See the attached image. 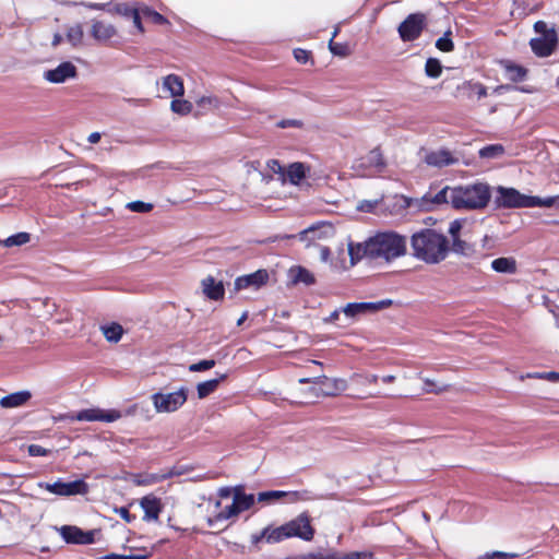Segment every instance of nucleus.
<instances>
[{
	"label": "nucleus",
	"mask_w": 559,
	"mask_h": 559,
	"mask_svg": "<svg viewBox=\"0 0 559 559\" xmlns=\"http://www.w3.org/2000/svg\"><path fill=\"white\" fill-rule=\"evenodd\" d=\"M407 252V238L396 231H379L364 242H349L348 254L350 264L355 265L362 259L376 263H392Z\"/></svg>",
	"instance_id": "1"
},
{
	"label": "nucleus",
	"mask_w": 559,
	"mask_h": 559,
	"mask_svg": "<svg viewBox=\"0 0 559 559\" xmlns=\"http://www.w3.org/2000/svg\"><path fill=\"white\" fill-rule=\"evenodd\" d=\"M412 255L427 264H438L450 252L449 239L432 228H423L411 237Z\"/></svg>",
	"instance_id": "2"
},
{
	"label": "nucleus",
	"mask_w": 559,
	"mask_h": 559,
	"mask_svg": "<svg viewBox=\"0 0 559 559\" xmlns=\"http://www.w3.org/2000/svg\"><path fill=\"white\" fill-rule=\"evenodd\" d=\"M490 187L485 182L453 187L452 206L456 210L484 209L490 201Z\"/></svg>",
	"instance_id": "3"
},
{
	"label": "nucleus",
	"mask_w": 559,
	"mask_h": 559,
	"mask_svg": "<svg viewBox=\"0 0 559 559\" xmlns=\"http://www.w3.org/2000/svg\"><path fill=\"white\" fill-rule=\"evenodd\" d=\"M299 383H313L310 388L314 396H335L347 389V382L344 379H331L325 376L316 378H301Z\"/></svg>",
	"instance_id": "4"
},
{
	"label": "nucleus",
	"mask_w": 559,
	"mask_h": 559,
	"mask_svg": "<svg viewBox=\"0 0 559 559\" xmlns=\"http://www.w3.org/2000/svg\"><path fill=\"white\" fill-rule=\"evenodd\" d=\"M188 399V389L181 386L175 392H156L152 395V402L157 413H173L179 409Z\"/></svg>",
	"instance_id": "5"
},
{
	"label": "nucleus",
	"mask_w": 559,
	"mask_h": 559,
	"mask_svg": "<svg viewBox=\"0 0 559 559\" xmlns=\"http://www.w3.org/2000/svg\"><path fill=\"white\" fill-rule=\"evenodd\" d=\"M386 163L380 148L369 151L365 156L353 163V170L361 177H369L384 170Z\"/></svg>",
	"instance_id": "6"
},
{
	"label": "nucleus",
	"mask_w": 559,
	"mask_h": 559,
	"mask_svg": "<svg viewBox=\"0 0 559 559\" xmlns=\"http://www.w3.org/2000/svg\"><path fill=\"white\" fill-rule=\"evenodd\" d=\"M39 487L61 497L86 495L88 492V485L83 479H76L69 483L58 479L55 483H39Z\"/></svg>",
	"instance_id": "7"
},
{
	"label": "nucleus",
	"mask_w": 559,
	"mask_h": 559,
	"mask_svg": "<svg viewBox=\"0 0 559 559\" xmlns=\"http://www.w3.org/2000/svg\"><path fill=\"white\" fill-rule=\"evenodd\" d=\"M528 197L520 193L514 188H506L499 186L497 188V195L495 198V204L497 207L502 209H519L528 206Z\"/></svg>",
	"instance_id": "8"
},
{
	"label": "nucleus",
	"mask_w": 559,
	"mask_h": 559,
	"mask_svg": "<svg viewBox=\"0 0 559 559\" xmlns=\"http://www.w3.org/2000/svg\"><path fill=\"white\" fill-rule=\"evenodd\" d=\"M425 26L426 15L412 13L400 24L397 31L403 41H413L420 36Z\"/></svg>",
	"instance_id": "9"
},
{
	"label": "nucleus",
	"mask_w": 559,
	"mask_h": 559,
	"mask_svg": "<svg viewBox=\"0 0 559 559\" xmlns=\"http://www.w3.org/2000/svg\"><path fill=\"white\" fill-rule=\"evenodd\" d=\"M392 305V299H382L379 301L349 302L342 308V311L346 319L354 320L361 314L368 312H377L379 310L389 308Z\"/></svg>",
	"instance_id": "10"
},
{
	"label": "nucleus",
	"mask_w": 559,
	"mask_h": 559,
	"mask_svg": "<svg viewBox=\"0 0 559 559\" xmlns=\"http://www.w3.org/2000/svg\"><path fill=\"white\" fill-rule=\"evenodd\" d=\"M121 417V413L116 409L104 411L100 408L82 409L75 414L69 415L68 418L78 421H105L114 423Z\"/></svg>",
	"instance_id": "11"
},
{
	"label": "nucleus",
	"mask_w": 559,
	"mask_h": 559,
	"mask_svg": "<svg viewBox=\"0 0 559 559\" xmlns=\"http://www.w3.org/2000/svg\"><path fill=\"white\" fill-rule=\"evenodd\" d=\"M289 538L298 537L309 542L314 536V528L310 524L309 516L306 513L299 514L297 518L285 523Z\"/></svg>",
	"instance_id": "12"
},
{
	"label": "nucleus",
	"mask_w": 559,
	"mask_h": 559,
	"mask_svg": "<svg viewBox=\"0 0 559 559\" xmlns=\"http://www.w3.org/2000/svg\"><path fill=\"white\" fill-rule=\"evenodd\" d=\"M557 43H558L557 32H556V29H551L550 34H547L544 36H538L536 38H532L530 40V46H531L532 51L537 57L544 58V57L550 56L555 51V49L557 47Z\"/></svg>",
	"instance_id": "13"
},
{
	"label": "nucleus",
	"mask_w": 559,
	"mask_h": 559,
	"mask_svg": "<svg viewBox=\"0 0 559 559\" xmlns=\"http://www.w3.org/2000/svg\"><path fill=\"white\" fill-rule=\"evenodd\" d=\"M269 281V273L266 270H258L253 273L239 276L234 282V292H240L247 288L259 289Z\"/></svg>",
	"instance_id": "14"
},
{
	"label": "nucleus",
	"mask_w": 559,
	"mask_h": 559,
	"mask_svg": "<svg viewBox=\"0 0 559 559\" xmlns=\"http://www.w3.org/2000/svg\"><path fill=\"white\" fill-rule=\"evenodd\" d=\"M78 75L76 67L70 61H63L55 69L44 72V79L53 84L64 83L69 79H74Z\"/></svg>",
	"instance_id": "15"
},
{
	"label": "nucleus",
	"mask_w": 559,
	"mask_h": 559,
	"mask_svg": "<svg viewBox=\"0 0 559 559\" xmlns=\"http://www.w3.org/2000/svg\"><path fill=\"white\" fill-rule=\"evenodd\" d=\"M425 163L428 166L436 168H443L447 166L455 165L459 163V157L454 156L451 151L440 148L438 151H430L425 155Z\"/></svg>",
	"instance_id": "16"
},
{
	"label": "nucleus",
	"mask_w": 559,
	"mask_h": 559,
	"mask_svg": "<svg viewBox=\"0 0 559 559\" xmlns=\"http://www.w3.org/2000/svg\"><path fill=\"white\" fill-rule=\"evenodd\" d=\"M140 507L144 511V521L151 522L158 520L159 513L162 512V502L159 498L153 495L144 496L140 500Z\"/></svg>",
	"instance_id": "17"
},
{
	"label": "nucleus",
	"mask_w": 559,
	"mask_h": 559,
	"mask_svg": "<svg viewBox=\"0 0 559 559\" xmlns=\"http://www.w3.org/2000/svg\"><path fill=\"white\" fill-rule=\"evenodd\" d=\"M116 34L117 31L112 24L104 23L98 20L92 21L91 35L95 40L105 43L116 36Z\"/></svg>",
	"instance_id": "18"
},
{
	"label": "nucleus",
	"mask_w": 559,
	"mask_h": 559,
	"mask_svg": "<svg viewBox=\"0 0 559 559\" xmlns=\"http://www.w3.org/2000/svg\"><path fill=\"white\" fill-rule=\"evenodd\" d=\"M203 294L211 300H221L224 297L225 288L222 281H216L209 275L202 280Z\"/></svg>",
	"instance_id": "19"
},
{
	"label": "nucleus",
	"mask_w": 559,
	"mask_h": 559,
	"mask_svg": "<svg viewBox=\"0 0 559 559\" xmlns=\"http://www.w3.org/2000/svg\"><path fill=\"white\" fill-rule=\"evenodd\" d=\"M288 280L293 285L305 284L306 286L313 285L316 283L314 275L304 266L296 265L288 270Z\"/></svg>",
	"instance_id": "20"
},
{
	"label": "nucleus",
	"mask_w": 559,
	"mask_h": 559,
	"mask_svg": "<svg viewBox=\"0 0 559 559\" xmlns=\"http://www.w3.org/2000/svg\"><path fill=\"white\" fill-rule=\"evenodd\" d=\"M500 64L504 71L507 79L513 83L522 82L527 76V69L516 63H513L510 60H502Z\"/></svg>",
	"instance_id": "21"
},
{
	"label": "nucleus",
	"mask_w": 559,
	"mask_h": 559,
	"mask_svg": "<svg viewBox=\"0 0 559 559\" xmlns=\"http://www.w3.org/2000/svg\"><path fill=\"white\" fill-rule=\"evenodd\" d=\"M32 394L27 390L17 391L11 394L3 396L0 400V405L3 408H14L24 405L29 399Z\"/></svg>",
	"instance_id": "22"
},
{
	"label": "nucleus",
	"mask_w": 559,
	"mask_h": 559,
	"mask_svg": "<svg viewBox=\"0 0 559 559\" xmlns=\"http://www.w3.org/2000/svg\"><path fill=\"white\" fill-rule=\"evenodd\" d=\"M163 88L169 93L171 97H181L185 94L183 82L180 76L169 74L163 80Z\"/></svg>",
	"instance_id": "23"
},
{
	"label": "nucleus",
	"mask_w": 559,
	"mask_h": 559,
	"mask_svg": "<svg viewBox=\"0 0 559 559\" xmlns=\"http://www.w3.org/2000/svg\"><path fill=\"white\" fill-rule=\"evenodd\" d=\"M180 473L175 471V469H171L167 473H164V474H146L144 476L142 475H136L133 479V483L138 486H147V485H152V484H156V483H159V481H163L167 478H171L174 476H177L179 475Z\"/></svg>",
	"instance_id": "24"
},
{
	"label": "nucleus",
	"mask_w": 559,
	"mask_h": 559,
	"mask_svg": "<svg viewBox=\"0 0 559 559\" xmlns=\"http://www.w3.org/2000/svg\"><path fill=\"white\" fill-rule=\"evenodd\" d=\"M226 378H227V374L222 373L215 379L200 382L197 385L198 397L202 400V399H205L206 396H209L210 394H212L213 392H215L216 389L218 388L219 383L222 381H224Z\"/></svg>",
	"instance_id": "25"
},
{
	"label": "nucleus",
	"mask_w": 559,
	"mask_h": 559,
	"mask_svg": "<svg viewBox=\"0 0 559 559\" xmlns=\"http://www.w3.org/2000/svg\"><path fill=\"white\" fill-rule=\"evenodd\" d=\"M239 513L240 512L237 506L235 504V501L233 500V503L230 506L226 507L225 510L218 512L216 515L209 516L206 522L210 527H215L218 522H223L234 516H237Z\"/></svg>",
	"instance_id": "26"
},
{
	"label": "nucleus",
	"mask_w": 559,
	"mask_h": 559,
	"mask_svg": "<svg viewBox=\"0 0 559 559\" xmlns=\"http://www.w3.org/2000/svg\"><path fill=\"white\" fill-rule=\"evenodd\" d=\"M491 269L497 273L513 274L516 272V262L513 258H497L491 262Z\"/></svg>",
	"instance_id": "27"
},
{
	"label": "nucleus",
	"mask_w": 559,
	"mask_h": 559,
	"mask_svg": "<svg viewBox=\"0 0 559 559\" xmlns=\"http://www.w3.org/2000/svg\"><path fill=\"white\" fill-rule=\"evenodd\" d=\"M59 533L67 544L80 545L83 530L73 525H63L59 528Z\"/></svg>",
	"instance_id": "28"
},
{
	"label": "nucleus",
	"mask_w": 559,
	"mask_h": 559,
	"mask_svg": "<svg viewBox=\"0 0 559 559\" xmlns=\"http://www.w3.org/2000/svg\"><path fill=\"white\" fill-rule=\"evenodd\" d=\"M452 191L453 187H444L440 191H438L436 194L431 195L430 193H427L424 195L423 200L425 202H430L432 204H448L450 203L452 205Z\"/></svg>",
	"instance_id": "29"
},
{
	"label": "nucleus",
	"mask_w": 559,
	"mask_h": 559,
	"mask_svg": "<svg viewBox=\"0 0 559 559\" xmlns=\"http://www.w3.org/2000/svg\"><path fill=\"white\" fill-rule=\"evenodd\" d=\"M307 167L305 164L296 162L288 166L286 176L290 183L299 185L300 181L306 177Z\"/></svg>",
	"instance_id": "30"
},
{
	"label": "nucleus",
	"mask_w": 559,
	"mask_h": 559,
	"mask_svg": "<svg viewBox=\"0 0 559 559\" xmlns=\"http://www.w3.org/2000/svg\"><path fill=\"white\" fill-rule=\"evenodd\" d=\"M235 504L237 506L239 512L246 511L250 509L254 503V496L249 493L242 492L239 488H236L234 491V498Z\"/></svg>",
	"instance_id": "31"
},
{
	"label": "nucleus",
	"mask_w": 559,
	"mask_h": 559,
	"mask_svg": "<svg viewBox=\"0 0 559 559\" xmlns=\"http://www.w3.org/2000/svg\"><path fill=\"white\" fill-rule=\"evenodd\" d=\"M105 338L110 343H118L123 334V329L119 323L100 326Z\"/></svg>",
	"instance_id": "32"
},
{
	"label": "nucleus",
	"mask_w": 559,
	"mask_h": 559,
	"mask_svg": "<svg viewBox=\"0 0 559 559\" xmlns=\"http://www.w3.org/2000/svg\"><path fill=\"white\" fill-rule=\"evenodd\" d=\"M29 240H31V235L26 231H21V233L11 235L5 239L0 240V246L7 247V248L19 247V246H23V245L29 242Z\"/></svg>",
	"instance_id": "33"
},
{
	"label": "nucleus",
	"mask_w": 559,
	"mask_h": 559,
	"mask_svg": "<svg viewBox=\"0 0 559 559\" xmlns=\"http://www.w3.org/2000/svg\"><path fill=\"white\" fill-rule=\"evenodd\" d=\"M528 206L527 207H552V206H559V195L555 197H547V198H539V197H528Z\"/></svg>",
	"instance_id": "34"
},
{
	"label": "nucleus",
	"mask_w": 559,
	"mask_h": 559,
	"mask_svg": "<svg viewBox=\"0 0 559 559\" xmlns=\"http://www.w3.org/2000/svg\"><path fill=\"white\" fill-rule=\"evenodd\" d=\"M297 495H298V492H287V491H283V490L261 491L258 493L257 500L259 502L270 503V502L278 500L283 497H286V496H297Z\"/></svg>",
	"instance_id": "35"
},
{
	"label": "nucleus",
	"mask_w": 559,
	"mask_h": 559,
	"mask_svg": "<svg viewBox=\"0 0 559 559\" xmlns=\"http://www.w3.org/2000/svg\"><path fill=\"white\" fill-rule=\"evenodd\" d=\"M504 154V147L501 144H490L481 147L478 152L479 157L486 159L499 158Z\"/></svg>",
	"instance_id": "36"
},
{
	"label": "nucleus",
	"mask_w": 559,
	"mask_h": 559,
	"mask_svg": "<svg viewBox=\"0 0 559 559\" xmlns=\"http://www.w3.org/2000/svg\"><path fill=\"white\" fill-rule=\"evenodd\" d=\"M266 528H267V543H270V544L280 543L286 538H289L285 524L278 526L276 528H271V527H266Z\"/></svg>",
	"instance_id": "37"
},
{
	"label": "nucleus",
	"mask_w": 559,
	"mask_h": 559,
	"mask_svg": "<svg viewBox=\"0 0 559 559\" xmlns=\"http://www.w3.org/2000/svg\"><path fill=\"white\" fill-rule=\"evenodd\" d=\"M83 27L81 24H75L68 28L67 40L74 47L79 46L83 39Z\"/></svg>",
	"instance_id": "38"
},
{
	"label": "nucleus",
	"mask_w": 559,
	"mask_h": 559,
	"mask_svg": "<svg viewBox=\"0 0 559 559\" xmlns=\"http://www.w3.org/2000/svg\"><path fill=\"white\" fill-rule=\"evenodd\" d=\"M425 73L432 79L439 78L442 73L441 62L436 58H428L425 64Z\"/></svg>",
	"instance_id": "39"
},
{
	"label": "nucleus",
	"mask_w": 559,
	"mask_h": 559,
	"mask_svg": "<svg viewBox=\"0 0 559 559\" xmlns=\"http://www.w3.org/2000/svg\"><path fill=\"white\" fill-rule=\"evenodd\" d=\"M170 108L175 114L185 116L191 112L192 104L186 99H173Z\"/></svg>",
	"instance_id": "40"
},
{
	"label": "nucleus",
	"mask_w": 559,
	"mask_h": 559,
	"mask_svg": "<svg viewBox=\"0 0 559 559\" xmlns=\"http://www.w3.org/2000/svg\"><path fill=\"white\" fill-rule=\"evenodd\" d=\"M452 32L447 31L440 38L436 41V47L443 52H451L454 49V44L451 39Z\"/></svg>",
	"instance_id": "41"
},
{
	"label": "nucleus",
	"mask_w": 559,
	"mask_h": 559,
	"mask_svg": "<svg viewBox=\"0 0 559 559\" xmlns=\"http://www.w3.org/2000/svg\"><path fill=\"white\" fill-rule=\"evenodd\" d=\"M142 14L152 20L153 23L162 25L168 23L167 19L155 10L145 7L142 10Z\"/></svg>",
	"instance_id": "42"
},
{
	"label": "nucleus",
	"mask_w": 559,
	"mask_h": 559,
	"mask_svg": "<svg viewBox=\"0 0 559 559\" xmlns=\"http://www.w3.org/2000/svg\"><path fill=\"white\" fill-rule=\"evenodd\" d=\"M450 250L457 254H466L471 250V246L460 237H456L452 239Z\"/></svg>",
	"instance_id": "43"
},
{
	"label": "nucleus",
	"mask_w": 559,
	"mask_h": 559,
	"mask_svg": "<svg viewBox=\"0 0 559 559\" xmlns=\"http://www.w3.org/2000/svg\"><path fill=\"white\" fill-rule=\"evenodd\" d=\"M331 559H373V555L369 551H353L344 556L331 555Z\"/></svg>",
	"instance_id": "44"
},
{
	"label": "nucleus",
	"mask_w": 559,
	"mask_h": 559,
	"mask_svg": "<svg viewBox=\"0 0 559 559\" xmlns=\"http://www.w3.org/2000/svg\"><path fill=\"white\" fill-rule=\"evenodd\" d=\"M329 49L334 56L346 57L348 55V46L342 43H335L333 38L329 41Z\"/></svg>",
	"instance_id": "45"
},
{
	"label": "nucleus",
	"mask_w": 559,
	"mask_h": 559,
	"mask_svg": "<svg viewBox=\"0 0 559 559\" xmlns=\"http://www.w3.org/2000/svg\"><path fill=\"white\" fill-rule=\"evenodd\" d=\"M127 207L132 212L147 213L153 209V204L138 200V201H132V202L128 203Z\"/></svg>",
	"instance_id": "46"
},
{
	"label": "nucleus",
	"mask_w": 559,
	"mask_h": 559,
	"mask_svg": "<svg viewBox=\"0 0 559 559\" xmlns=\"http://www.w3.org/2000/svg\"><path fill=\"white\" fill-rule=\"evenodd\" d=\"M214 366H215V360L214 359H204V360H201L199 362L190 365L189 366V370L191 372H200V371L210 370Z\"/></svg>",
	"instance_id": "47"
},
{
	"label": "nucleus",
	"mask_w": 559,
	"mask_h": 559,
	"mask_svg": "<svg viewBox=\"0 0 559 559\" xmlns=\"http://www.w3.org/2000/svg\"><path fill=\"white\" fill-rule=\"evenodd\" d=\"M197 104L203 109H209L212 107H217L219 102L215 96H202L197 100Z\"/></svg>",
	"instance_id": "48"
},
{
	"label": "nucleus",
	"mask_w": 559,
	"mask_h": 559,
	"mask_svg": "<svg viewBox=\"0 0 559 559\" xmlns=\"http://www.w3.org/2000/svg\"><path fill=\"white\" fill-rule=\"evenodd\" d=\"M276 127L280 129H286V128H302L304 122L299 119H282L276 122Z\"/></svg>",
	"instance_id": "49"
},
{
	"label": "nucleus",
	"mask_w": 559,
	"mask_h": 559,
	"mask_svg": "<svg viewBox=\"0 0 559 559\" xmlns=\"http://www.w3.org/2000/svg\"><path fill=\"white\" fill-rule=\"evenodd\" d=\"M286 559H331V555H324L323 552H308L287 557Z\"/></svg>",
	"instance_id": "50"
},
{
	"label": "nucleus",
	"mask_w": 559,
	"mask_h": 559,
	"mask_svg": "<svg viewBox=\"0 0 559 559\" xmlns=\"http://www.w3.org/2000/svg\"><path fill=\"white\" fill-rule=\"evenodd\" d=\"M515 557L514 554L504 551H491L484 554L480 559H509Z\"/></svg>",
	"instance_id": "51"
},
{
	"label": "nucleus",
	"mask_w": 559,
	"mask_h": 559,
	"mask_svg": "<svg viewBox=\"0 0 559 559\" xmlns=\"http://www.w3.org/2000/svg\"><path fill=\"white\" fill-rule=\"evenodd\" d=\"M146 554H135V555H118V554H109L104 557V559H146Z\"/></svg>",
	"instance_id": "52"
},
{
	"label": "nucleus",
	"mask_w": 559,
	"mask_h": 559,
	"mask_svg": "<svg viewBox=\"0 0 559 559\" xmlns=\"http://www.w3.org/2000/svg\"><path fill=\"white\" fill-rule=\"evenodd\" d=\"M116 12L120 15H123L126 17H129L132 16L136 11H139L138 9H134V8H131L129 7L128 4H117L116 5Z\"/></svg>",
	"instance_id": "53"
},
{
	"label": "nucleus",
	"mask_w": 559,
	"mask_h": 559,
	"mask_svg": "<svg viewBox=\"0 0 559 559\" xmlns=\"http://www.w3.org/2000/svg\"><path fill=\"white\" fill-rule=\"evenodd\" d=\"M551 29H556L554 26L548 27V24L544 21H537L534 24V31L539 34V36H544L550 34Z\"/></svg>",
	"instance_id": "54"
},
{
	"label": "nucleus",
	"mask_w": 559,
	"mask_h": 559,
	"mask_svg": "<svg viewBox=\"0 0 559 559\" xmlns=\"http://www.w3.org/2000/svg\"><path fill=\"white\" fill-rule=\"evenodd\" d=\"M28 454L31 456H46L48 454V450L39 444H31L28 447Z\"/></svg>",
	"instance_id": "55"
},
{
	"label": "nucleus",
	"mask_w": 559,
	"mask_h": 559,
	"mask_svg": "<svg viewBox=\"0 0 559 559\" xmlns=\"http://www.w3.org/2000/svg\"><path fill=\"white\" fill-rule=\"evenodd\" d=\"M294 57L298 62L306 63L310 58V52L301 48H296L294 50Z\"/></svg>",
	"instance_id": "56"
},
{
	"label": "nucleus",
	"mask_w": 559,
	"mask_h": 559,
	"mask_svg": "<svg viewBox=\"0 0 559 559\" xmlns=\"http://www.w3.org/2000/svg\"><path fill=\"white\" fill-rule=\"evenodd\" d=\"M462 229V222L459 219H455L450 223L449 226V234L451 235V238L460 237V231Z\"/></svg>",
	"instance_id": "57"
},
{
	"label": "nucleus",
	"mask_w": 559,
	"mask_h": 559,
	"mask_svg": "<svg viewBox=\"0 0 559 559\" xmlns=\"http://www.w3.org/2000/svg\"><path fill=\"white\" fill-rule=\"evenodd\" d=\"M266 165L270 171H272L273 174L284 176V169L277 159H270Z\"/></svg>",
	"instance_id": "58"
},
{
	"label": "nucleus",
	"mask_w": 559,
	"mask_h": 559,
	"mask_svg": "<svg viewBox=\"0 0 559 559\" xmlns=\"http://www.w3.org/2000/svg\"><path fill=\"white\" fill-rule=\"evenodd\" d=\"M115 512L118 513L127 523H131L135 516L129 512L127 507L116 508Z\"/></svg>",
	"instance_id": "59"
},
{
	"label": "nucleus",
	"mask_w": 559,
	"mask_h": 559,
	"mask_svg": "<svg viewBox=\"0 0 559 559\" xmlns=\"http://www.w3.org/2000/svg\"><path fill=\"white\" fill-rule=\"evenodd\" d=\"M353 379L358 382H362V383H376L378 380V376L370 374V376L362 377L360 374H354Z\"/></svg>",
	"instance_id": "60"
},
{
	"label": "nucleus",
	"mask_w": 559,
	"mask_h": 559,
	"mask_svg": "<svg viewBox=\"0 0 559 559\" xmlns=\"http://www.w3.org/2000/svg\"><path fill=\"white\" fill-rule=\"evenodd\" d=\"M109 3H96V2H81L80 5L88 10H106Z\"/></svg>",
	"instance_id": "61"
},
{
	"label": "nucleus",
	"mask_w": 559,
	"mask_h": 559,
	"mask_svg": "<svg viewBox=\"0 0 559 559\" xmlns=\"http://www.w3.org/2000/svg\"><path fill=\"white\" fill-rule=\"evenodd\" d=\"M94 531H83L80 545H90L94 543Z\"/></svg>",
	"instance_id": "62"
},
{
	"label": "nucleus",
	"mask_w": 559,
	"mask_h": 559,
	"mask_svg": "<svg viewBox=\"0 0 559 559\" xmlns=\"http://www.w3.org/2000/svg\"><path fill=\"white\" fill-rule=\"evenodd\" d=\"M424 381H425V384H426L425 391L428 392V393H431V392L440 393V392H443L447 389V385H443L442 388H438V389L432 388L433 386V381H431L430 379H425Z\"/></svg>",
	"instance_id": "63"
},
{
	"label": "nucleus",
	"mask_w": 559,
	"mask_h": 559,
	"mask_svg": "<svg viewBox=\"0 0 559 559\" xmlns=\"http://www.w3.org/2000/svg\"><path fill=\"white\" fill-rule=\"evenodd\" d=\"M262 539H265L267 542V528L265 527L261 533L259 534H254L252 535L251 537V542L252 544H258L260 543Z\"/></svg>",
	"instance_id": "64"
}]
</instances>
